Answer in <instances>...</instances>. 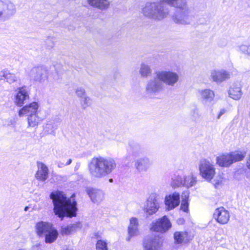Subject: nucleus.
I'll return each instance as SVG.
<instances>
[{
	"instance_id": "obj_1",
	"label": "nucleus",
	"mask_w": 250,
	"mask_h": 250,
	"mask_svg": "<svg viewBox=\"0 0 250 250\" xmlns=\"http://www.w3.org/2000/svg\"><path fill=\"white\" fill-rule=\"evenodd\" d=\"M50 197L53 203L55 214L61 219L65 216L71 217L76 215L77 203L73 198H67L61 191L52 192Z\"/></svg>"
},
{
	"instance_id": "obj_2",
	"label": "nucleus",
	"mask_w": 250,
	"mask_h": 250,
	"mask_svg": "<svg viewBox=\"0 0 250 250\" xmlns=\"http://www.w3.org/2000/svg\"><path fill=\"white\" fill-rule=\"evenodd\" d=\"M88 170L91 177L101 178L112 172L117 167L115 159L111 157H93L89 163Z\"/></svg>"
},
{
	"instance_id": "obj_3",
	"label": "nucleus",
	"mask_w": 250,
	"mask_h": 250,
	"mask_svg": "<svg viewBox=\"0 0 250 250\" xmlns=\"http://www.w3.org/2000/svg\"><path fill=\"white\" fill-rule=\"evenodd\" d=\"M164 3L161 0L159 2H147L142 8V13L145 17L152 19L163 20L169 13L168 9L163 5Z\"/></svg>"
},
{
	"instance_id": "obj_4",
	"label": "nucleus",
	"mask_w": 250,
	"mask_h": 250,
	"mask_svg": "<svg viewBox=\"0 0 250 250\" xmlns=\"http://www.w3.org/2000/svg\"><path fill=\"white\" fill-rule=\"evenodd\" d=\"M165 86L161 80L156 76L147 81L146 87V94L151 98H155L164 90Z\"/></svg>"
},
{
	"instance_id": "obj_5",
	"label": "nucleus",
	"mask_w": 250,
	"mask_h": 250,
	"mask_svg": "<svg viewBox=\"0 0 250 250\" xmlns=\"http://www.w3.org/2000/svg\"><path fill=\"white\" fill-rule=\"evenodd\" d=\"M16 13L15 4L9 0H0V22L9 20Z\"/></svg>"
},
{
	"instance_id": "obj_6",
	"label": "nucleus",
	"mask_w": 250,
	"mask_h": 250,
	"mask_svg": "<svg viewBox=\"0 0 250 250\" xmlns=\"http://www.w3.org/2000/svg\"><path fill=\"white\" fill-rule=\"evenodd\" d=\"M158 78L163 83L169 86H174L180 79L179 75L175 72L170 70H162L157 72Z\"/></svg>"
},
{
	"instance_id": "obj_7",
	"label": "nucleus",
	"mask_w": 250,
	"mask_h": 250,
	"mask_svg": "<svg viewBox=\"0 0 250 250\" xmlns=\"http://www.w3.org/2000/svg\"><path fill=\"white\" fill-rule=\"evenodd\" d=\"M199 168L202 177L208 181L212 179L215 174L214 165L207 159H202L200 161Z\"/></svg>"
},
{
	"instance_id": "obj_8",
	"label": "nucleus",
	"mask_w": 250,
	"mask_h": 250,
	"mask_svg": "<svg viewBox=\"0 0 250 250\" xmlns=\"http://www.w3.org/2000/svg\"><path fill=\"white\" fill-rule=\"evenodd\" d=\"M172 180L171 186L173 188L182 185L188 188L194 186L197 182L196 177L191 173L184 176L183 178L178 175Z\"/></svg>"
},
{
	"instance_id": "obj_9",
	"label": "nucleus",
	"mask_w": 250,
	"mask_h": 250,
	"mask_svg": "<svg viewBox=\"0 0 250 250\" xmlns=\"http://www.w3.org/2000/svg\"><path fill=\"white\" fill-rule=\"evenodd\" d=\"M171 226V223L168 218L166 216H164L153 221L151 224L150 229L152 231L165 233L168 231Z\"/></svg>"
},
{
	"instance_id": "obj_10",
	"label": "nucleus",
	"mask_w": 250,
	"mask_h": 250,
	"mask_svg": "<svg viewBox=\"0 0 250 250\" xmlns=\"http://www.w3.org/2000/svg\"><path fill=\"white\" fill-rule=\"evenodd\" d=\"M193 17L189 14V10L179 11L173 14L172 21L176 24L181 25L190 24L193 21Z\"/></svg>"
},
{
	"instance_id": "obj_11",
	"label": "nucleus",
	"mask_w": 250,
	"mask_h": 250,
	"mask_svg": "<svg viewBox=\"0 0 250 250\" xmlns=\"http://www.w3.org/2000/svg\"><path fill=\"white\" fill-rule=\"evenodd\" d=\"M16 93L14 96V103L19 107H21L25 101L29 99V90L25 86L18 87L16 90Z\"/></svg>"
},
{
	"instance_id": "obj_12",
	"label": "nucleus",
	"mask_w": 250,
	"mask_h": 250,
	"mask_svg": "<svg viewBox=\"0 0 250 250\" xmlns=\"http://www.w3.org/2000/svg\"><path fill=\"white\" fill-rule=\"evenodd\" d=\"M163 240L159 235L149 237L144 242L145 250H161Z\"/></svg>"
},
{
	"instance_id": "obj_13",
	"label": "nucleus",
	"mask_w": 250,
	"mask_h": 250,
	"mask_svg": "<svg viewBox=\"0 0 250 250\" xmlns=\"http://www.w3.org/2000/svg\"><path fill=\"white\" fill-rule=\"evenodd\" d=\"M30 75L34 81L43 83L47 79L48 70L43 66L35 67L31 69Z\"/></svg>"
},
{
	"instance_id": "obj_14",
	"label": "nucleus",
	"mask_w": 250,
	"mask_h": 250,
	"mask_svg": "<svg viewBox=\"0 0 250 250\" xmlns=\"http://www.w3.org/2000/svg\"><path fill=\"white\" fill-rule=\"evenodd\" d=\"M160 205L155 194L151 195L147 199L145 207V211L149 215L155 213L159 209Z\"/></svg>"
},
{
	"instance_id": "obj_15",
	"label": "nucleus",
	"mask_w": 250,
	"mask_h": 250,
	"mask_svg": "<svg viewBox=\"0 0 250 250\" xmlns=\"http://www.w3.org/2000/svg\"><path fill=\"white\" fill-rule=\"evenodd\" d=\"M213 217L218 223L226 224L229 222L230 215L229 212L224 208L220 207L215 210Z\"/></svg>"
},
{
	"instance_id": "obj_16",
	"label": "nucleus",
	"mask_w": 250,
	"mask_h": 250,
	"mask_svg": "<svg viewBox=\"0 0 250 250\" xmlns=\"http://www.w3.org/2000/svg\"><path fill=\"white\" fill-rule=\"evenodd\" d=\"M180 203V195L177 192H174L165 197V204L167 210H170L177 207Z\"/></svg>"
},
{
	"instance_id": "obj_17",
	"label": "nucleus",
	"mask_w": 250,
	"mask_h": 250,
	"mask_svg": "<svg viewBox=\"0 0 250 250\" xmlns=\"http://www.w3.org/2000/svg\"><path fill=\"white\" fill-rule=\"evenodd\" d=\"M39 104L36 102H33L23 106L18 112L20 117L24 115L28 116L30 115L35 114L38 113Z\"/></svg>"
},
{
	"instance_id": "obj_18",
	"label": "nucleus",
	"mask_w": 250,
	"mask_h": 250,
	"mask_svg": "<svg viewBox=\"0 0 250 250\" xmlns=\"http://www.w3.org/2000/svg\"><path fill=\"white\" fill-rule=\"evenodd\" d=\"M230 74L227 71L221 69H213L210 72V78L216 83H222L229 79Z\"/></svg>"
},
{
	"instance_id": "obj_19",
	"label": "nucleus",
	"mask_w": 250,
	"mask_h": 250,
	"mask_svg": "<svg viewBox=\"0 0 250 250\" xmlns=\"http://www.w3.org/2000/svg\"><path fill=\"white\" fill-rule=\"evenodd\" d=\"M151 162L149 158L143 157L135 161L134 167L139 172H146L150 167Z\"/></svg>"
},
{
	"instance_id": "obj_20",
	"label": "nucleus",
	"mask_w": 250,
	"mask_h": 250,
	"mask_svg": "<svg viewBox=\"0 0 250 250\" xmlns=\"http://www.w3.org/2000/svg\"><path fill=\"white\" fill-rule=\"evenodd\" d=\"M86 192L94 203H100L104 199V193L102 190L89 188L87 189Z\"/></svg>"
},
{
	"instance_id": "obj_21",
	"label": "nucleus",
	"mask_w": 250,
	"mask_h": 250,
	"mask_svg": "<svg viewBox=\"0 0 250 250\" xmlns=\"http://www.w3.org/2000/svg\"><path fill=\"white\" fill-rule=\"evenodd\" d=\"M139 223L138 219L135 217H131L129 220V224L128 226V236L126 238L127 241H130L132 237L139 234Z\"/></svg>"
},
{
	"instance_id": "obj_22",
	"label": "nucleus",
	"mask_w": 250,
	"mask_h": 250,
	"mask_svg": "<svg viewBox=\"0 0 250 250\" xmlns=\"http://www.w3.org/2000/svg\"><path fill=\"white\" fill-rule=\"evenodd\" d=\"M38 170L36 173L35 177L37 179L45 181L49 175V169L42 162L37 163Z\"/></svg>"
},
{
	"instance_id": "obj_23",
	"label": "nucleus",
	"mask_w": 250,
	"mask_h": 250,
	"mask_svg": "<svg viewBox=\"0 0 250 250\" xmlns=\"http://www.w3.org/2000/svg\"><path fill=\"white\" fill-rule=\"evenodd\" d=\"M198 95L200 99L205 103L213 102L215 97L214 92L209 88L199 90Z\"/></svg>"
},
{
	"instance_id": "obj_24",
	"label": "nucleus",
	"mask_w": 250,
	"mask_h": 250,
	"mask_svg": "<svg viewBox=\"0 0 250 250\" xmlns=\"http://www.w3.org/2000/svg\"><path fill=\"white\" fill-rule=\"evenodd\" d=\"M229 96L235 100H239L243 94L242 85L239 82L233 83L229 91Z\"/></svg>"
},
{
	"instance_id": "obj_25",
	"label": "nucleus",
	"mask_w": 250,
	"mask_h": 250,
	"mask_svg": "<svg viewBox=\"0 0 250 250\" xmlns=\"http://www.w3.org/2000/svg\"><path fill=\"white\" fill-rule=\"evenodd\" d=\"M5 80L9 84L17 83L19 81V78L15 74L12 73L7 69L0 71V81Z\"/></svg>"
},
{
	"instance_id": "obj_26",
	"label": "nucleus",
	"mask_w": 250,
	"mask_h": 250,
	"mask_svg": "<svg viewBox=\"0 0 250 250\" xmlns=\"http://www.w3.org/2000/svg\"><path fill=\"white\" fill-rule=\"evenodd\" d=\"M161 1L182 11L189 10L186 0H161Z\"/></svg>"
},
{
	"instance_id": "obj_27",
	"label": "nucleus",
	"mask_w": 250,
	"mask_h": 250,
	"mask_svg": "<svg viewBox=\"0 0 250 250\" xmlns=\"http://www.w3.org/2000/svg\"><path fill=\"white\" fill-rule=\"evenodd\" d=\"M174 240L177 244H186L192 240L186 231H176L174 234Z\"/></svg>"
},
{
	"instance_id": "obj_28",
	"label": "nucleus",
	"mask_w": 250,
	"mask_h": 250,
	"mask_svg": "<svg viewBox=\"0 0 250 250\" xmlns=\"http://www.w3.org/2000/svg\"><path fill=\"white\" fill-rule=\"evenodd\" d=\"M216 164L220 167H228L232 164L229 153L223 154L216 158Z\"/></svg>"
},
{
	"instance_id": "obj_29",
	"label": "nucleus",
	"mask_w": 250,
	"mask_h": 250,
	"mask_svg": "<svg viewBox=\"0 0 250 250\" xmlns=\"http://www.w3.org/2000/svg\"><path fill=\"white\" fill-rule=\"evenodd\" d=\"M36 229L38 234L45 235L54 228L52 227V225L49 223L41 222L37 224Z\"/></svg>"
},
{
	"instance_id": "obj_30",
	"label": "nucleus",
	"mask_w": 250,
	"mask_h": 250,
	"mask_svg": "<svg viewBox=\"0 0 250 250\" xmlns=\"http://www.w3.org/2000/svg\"><path fill=\"white\" fill-rule=\"evenodd\" d=\"M82 225L80 222H76L66 226H62L61 228V233L62 235H69L72 232L76 231L77 229L81 228Z\"/></svg>"
},
{
	"instance_id": "obj_31",
	"label": "nucleus",
	"mask_w": 250,
	"mask_h": 250,
	"mask_svg": "<svg viewBox=\"0 0 250 250\" xmlns=\"http://www.w3.org/2000/svg\"><path fill=\"white\" fill-rule=\"evenodd\" d=\"M87 2L90 6L100 9H106L110 4L109 0H87Z\"/></svg>"
},
{
	"instance_id": "obj_32",
	"label": "nucleus",
	"mask_w": 250,
	"mask_h": 250,
	"mask_svg": "<svg viewBox=\"0 0 250 250\" xmlns=\"http://www.w3.org/2000/svg\"><path fill=\"white\" fill-rule=\"evenodd\" d=\"M28 125L29 127H34L37 126L43 119L39 116L38 113L27 116Z\"/></svg>"
},
{
	"instance_id": "obj_33",
	"label": "nucleus",
	"mask_w": 250,
	"mask_h": 250,
	"mask_svg": "<svg viewBox=\"0 0 250 250\" xmlns=\"http://www.w3.org/2000/svg\"><path fill=\"white\" fill-rule=\"evenodd\" d=\"M232 164L244 160L246 152L244 150H235L229 153Z\"/></svg>"
},
{
	"instance_id": "obj_34",
	"label": "nucleus",
	"mask_w": 250,
	"mask_h": 250,
	"mask_svg": "<svg viewBox=\"0 0 250 250\" xmlns=\"http://www.w3.org/2000/svg\"><path fill=\"white\" fill-rule=\"evenodd\" d=\"M188 195L189 194L188 191L184 192L181 195L182 201L180 206V209L186 212H188Z\"/></svg>"
},
{
	"instance_id": "obj_35",
	"label": "nucleus",
	"mask_w": 250,
	"mask_h": 250,
	"mask_svg": "<svg viewBox=\"0 0 250 250\" xmlns=\"http://www.w3.org/2000/svg\"><path fill=\"white\" fill-rule=\"evenodd\" d=\"M139 72L141 77L143 78H147L152 73L150 66L145 63H141Z\"/></svg>"
},
{
	"instance_id": "obj_36",
	"label": "nucleus",
	"mask_w": 250,
	"mask_h": 250,
	"mask_svg": "<svg viewBox=\"0 0 250 250\" xmlns=\"http://www.w3.org/2000/svg\"><path fill=\"white\" fill-rule=\"evenodd\" d=\"M58 235V231L54 228L46 233L45 235V241L46 243H51L53 242L57 238Z\"/></svg>"
},
{
	"instance_id": "obj_37",
	"label": "nucleus",
	"mask_w": 250,
	"mask_h": 250,
	"mask_svg": "<svg viewBox=\"0 0 250 250\" xmlns=\"http://www.w3.org/2000/svg\"><path fill=\"white\" fill-rule=\"evenodd\" d=\"M80 104L83 109H85L91 105V99L87 95H86L80 98Z\"/></svg>"
},
{
	"instance_id": "obj_38",
	"label": "nucleus",
	"mask_w": 250,
	"mask_h": 250,
	"mask_svg": "<svg viewBox=\"0 0 250 250\" xmlns=\"http://www.w3.org/2000/svg\"><path fill=\"white\" fill-rule=\"evenodd\" d=\"M142 154L141 148L139 146H134L132 147L129 152V154L130 157L133 158L140 156Z\"/></svg>"
},
{
	"instance_id": "obj_39",
	"label": "nucleus",
	"mask_w": 250,
	"mask_h": 250,
	"mask_svg": "<svg viewBox=\"0 0 250 250\" xmlns=\"http://www.w3.org/2000/svg\"><path fill=\"white\" fill-rule=\"evenodd\" d=\"M96 250H108L107 243L104 240H98L96 245Z\"/></svg>"
},
{
	"instance_id": "obj_40",
	"label": "nucleus",
	"mask_w": 250,
	"mask_h": 250,
	"mask_svg": "<svg viewBox=\"0 0 250 250\" xmlns=\"http://www.w3.org/2000/svg\"><path fill=\"white\" fill-rule=\"evenodd\" d=\"M75 93L79 98H81L87 95L84 88L82 86L77 87L75 89Z\"/></svg>"
},
{
	"instance_id": "obj_41",
	"label": "nucleus",
	"mask_w": 250,
	"mask_h": 250,
	"mask_svg": "<svg viewBox=\"0 0 250 250\" xmlns=\"http://www.w3.org/2000/svg\"><path fill=\"white\" fill-rule=\"evenodd\" d=\"M239 50L242 53L250 56V45H242L239 47Z\"/></svg>"
},
{
	"instance_id": "obj_42",
	"label": "nucleus",
	"mask_w": 250,
	"mask_h": 250,
	"mask_svg": "<svg viewBox=\"0 0 250 250\" xmlns=\"http://www.w3.org/2000/svg\"><path fill=\"white\" fill-rule=\"evenodd\" d=\"M191 116L193 120H196L200 117V115L196 110L193 111Z\"/></svg>"
},
{
	"instance_id": "obj_43",
	"label": "nucleus",
	"mask_w": 250,
	"mask_h": 250,
	"mask_svg": "<svg viewBox=\"0 0 250 250\" xmlns=\"http://www.w3.org/2000/svg\"><path fill=\"white\" fill-rule=\"evenodd\" d=\"M226 112V109L225 108L221 109L217 116V119H219Z\"/></svg>"
},
{
	"instance_id": "obj_44",
	"label": "nucleus",
	"mask_w": 250,
	"mask_h": 250,
	"mask_svg": "<svg viewBox=\"0 0 250 250\" xmlns=\"http://www.w3.org/2000/svg\"><path fill=\"white\" fill-rule=\"evenodd\" d=\"M246 167L250 170V154L248 155L246 164Z\"/></svg>"
},
{
	"instance_id": "obj_45",
	"label": "nucleus",
	"mask_w": 250,
	"mask_h": 250,
	"mask_svg": "<svg viewBox=\"0 0 250 250\" xmlns=\"http://www.w3.org/2000/svg\"><path fill=\"white\" fill-rule=\"evenodd\" d=\"M57 167L59 168H62V167H64L66 166L65 164H64V163H62L61 161L57 162Z\"/></svg>"
},
{
	"instance_id": "obj_46",
	"label": "nucleus",
	"mask_w": 250,
	"mask_h": 250,
	"mask_svg": "<svg viewBox=\"0 0 250 250\" xmlns=\"http://www.w3.org/2000/svg\"><path fill=\"white\" fill-rule=\"evenodd\" d=\"M72 163V160L71 159H69L67 162L65 163L66 166L69 165Z\"/></svg>"
},
{
	"instance_id": "obj_47",
	"label": "nucleus",
	"mask_w": 250,
	"mask_h": 250,
	"mask_svg": "<svg viewBox=\"0 0 250 250\" xmlns=\"http://www.w3.org/2000/svg\"><path fill=\"white\" fill-rule=\"evenodd\" d=\"M184 222V220L183 219H180L178 221V223H183Z\"/></svg>"
},
{
	"instance_id": "obj_48",
	"label": "nucleus",
	"mask_w": 250,
	"mask_h": 250,
	"mask_svg": "<svg viewBox=\"0 0 250 250\" xmlns=\"http://www.w3.org/2000/svg\"><path fill=\"white\" fill-rule=\"evenodd\" d=\"M28 209V207H26L25 208H24V210L25 211H27Z\"/></svg>"
},
{
	"instance_id": "obj_49",
	"label": "nucleus",
	"mask_w": 250,
	"mask_h": 250,
	"mask_svg": "<svg viewBox=\"0 0 250 250\" xmlns=\"http://www.w3.org/2000/svg\"><path fill=\"white\" fill-rule=\"evenodd\" d=\"M109 181H110V182H112L113 181V179H109Z\"/></svg>"
}]
</instances>
